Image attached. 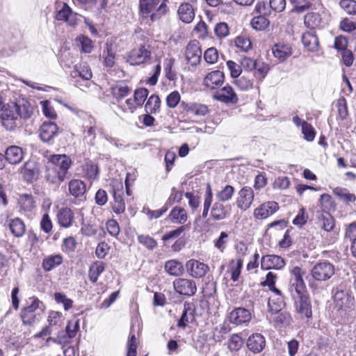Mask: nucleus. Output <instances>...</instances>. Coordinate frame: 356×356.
<instances>
[{"instance_id": "obj_38", "label": "nucleus", "mask_w": 356, "mask_h": 356, "mask_svg": "<svg viewBox=\"0 0 356 356\" xmlns=\"http://www.w3.org/2000/svg\"><path fill=\"white\" fill-rule=\"evenodd\" d=\"M63 258L60 254L51 255L44 258L42 261V267L45 271H50L61 264Z\"/></svg>"}, {"instance_id": "obj_4", "label": "nucleus", "mask_w": 356, "mask_h": 356, "mask_svg": "<svg viewBox=\"0 0 356 356\" xmlns=\"http://www.w3.org/2000/svg\"><path fill=\"white\" fill-rule=\"evenodd\" d=\"M16 109L15 102L8 103L1 107L0 119L2 125L7 130H13L17 127L18 117Z\"/></svg>"}, {"instance_id": "obj_36", "label": "nucleus", "mask_w": 356, "mask_h": 356, "mask_svg": "<svg viewBox=\"0 0 356 356\" xmlns=\"http://www.w3.org/2000/svg\"><path fill=\"white\" fill-rule=\"evenodd\" d=\"M130 91V88L124 82H120L112 88V95L118 100L127 97Z\"/></svg>"}, {"instance_id": "obj_53", "label": "nucleus", "mask_w": 356, "mask_h": 356, "mask_svg": "<svg viewBox=\"0 0 356 356\" xmlns=\"http://www.w3.org/2000/svg\"><path fill=\"white\" fill-rule=\"evenodd\" d=\"M58 222H72L73 220V213L70 208H61L58 214Z\"/></svg>"}, {"instance_id": "obj_20", "label": "nucleus", "mask_w": 356, "mask_h": 356, "mask_svg": "<svg viewBox=\"0 0 356 356\" xmlns=\"http://www.w3.org/2000/svg\"><path fill=\"white\" fill-rule=\"evenodd\" d=\"M291 273L293 276V279L291 280L289 286V291H295L307 289L305 282L302 279L304 272L301 268L296 266L291 270Z\"/></svg>"}, {"instance_id": "obj_37", "label": "nucleus", "mask_w": 356, "mask_h": 356, "mask_svg": "<svg viewBox=\"0 0 356 356\" xmlns=\"http://www.w3.org/2000/svg\"><path fill=\"white\" fill-rule=\"evenodd\" d=\"M186 111L188 113L197 116H204L209 112L208 107L206 105L197 103L187 104Z\"/></svg>"}, {"instance_id": "obj_1", "label": "nucleus", "mask_w": 356, "mask_h": 356, "mask_svg": "<svg viewBox=\"0 0 356 356\" xmlns=\"http://www.w3.org/2000/svg\"><path fill=\"white\" fill-rule=\"evenodd\" d=\"M49 161L54 165V168L47 170V179L52 184L63 181L72 165L71 159L66 154H54L50 157Z\"/></svg>"}, {"instance_id": "obj_59", "label": "nucleus", "mask_w": 356, "mask_h": 356, "mask_svg": "<svg viewBox=\"0 0 356 356\" xmlns=\"http://www.w3.org/2000/svg\"><path fill=\"white\" fill-rule=\"evenodd\" d=\"M40 104L42 105V113L47 118L50 119H55L56 118V113L48 100L42 101Z\"/></svg>"}, {"instance_id": "obj_27", "label": "nucleus", "mask_w": 356, "mask_h": 356, "mask_svg": "<svg viewBox=\"0 0 356 356\" xmlns=\"http://www.w3.org/2000/svg\"><path fill=\"white\" fill-rule=\"evenodd\" d=\"M302 42L309 51H315L318 47V39L314 31H309L303 33Z\"/></svg>"}, {"instance_id": "obj_29", "label": "nucleus", "mask_w": 356, "mask_h": 356, "mask_svg": "<svg viewBox=\"0 0 356 356\" xmlns=\"http://www.w3.org/2000/svg\"><path fill=\"white\" fill-rule=\"evenodd\" d=\"M273 53L275 58L280 60H284L291 55V47L286 44H276L273 46Z\"/></svg>"}, {"instance_id": "obj_14", "label": "nucleus", "mask_w": 356, "mask_h": 356, "mask_svg": "<svg viewBox=\"0 0 356 356\" xmlns=\"http://www.w3.org/2000/svg\"><path fill=\"white\" fill-rule=\"evenodd\" d=\"M229 318L231 323L239 325L249 322L252 316L248 309L238 307L230 312Z\"/></svg>"}, {"instance_id": "obj_2", "label": "nucleus", "mask_w": 356, "mask_h": 356, "mask_svg": "<svg viewBox=\"0 0 356 356\" xmlns=\"http://www.w3.org/2000/svg\"><path fill=\"white\" fill-rule=\"evenodd\" d=\"M168 0H139V14L143 19L156 22L169 12Z\"/></svg>"}, {"instance_id": "obj_48", "label": "nucleus", "mask_w": 356, "mask_h": 356, "mask_svg": "<svg viewBox=\"0 0 356 356\" xmlns=\"http://www.w3.org/2000/svg\"><path fill=\"white\" fill-rule=\"evenodd\" d=\"M149 90L145 88L136 89L134 94V102L138 106H142L147 98Z\"/></svg>"}, {"instance_id": "obj_16", "label": "nucleus", "mask_w": 356, "mask_h": 356, "mask_svg": "<svg viewBox=\"0 0 356 356\" xmlns=\"http://www.w3.org/2000/svg\"><path fill=\"white\" fill-rule=\"evenodd\" d=\"M284 266V259L277 255H266L262 257L261 259V268L264 270L281 269Z\"/></svg>"}, {"instance_id": "obj_5", "label": "nucleus", "mask_w": 356, "mask_h": 356, "mask_svg": "<svg viewBox=\"0 0 356 356\" xmlns=\"http://www.w3.org/2000/svg\"><path fill=\"white\" fill-rule=\"evenodd\" d=\"M311 273L316 280L326 281L334 274V267L328 261L319 262L314 266Z\"/></svg>"}, {"instance_id": "obj_31", "label": "nucleus", "mask_w": 356, "mask_h": 356, "mask_svg": "<svg viewBox=\"0 0 356 356\" xmlns=\"http://www.w3.org/2000/svg\"><path fill=\"white\" fill-rule=\"evenodd\" d=\"M193 314L194 309L193 308V305L190 303L185 302L184 305L183 313L178 322V326L185 327L187 323L193 321L194 318Z\"/></svg>"}, {"instance_id": "obj_42", "label": "nucleus", "mask_w": 356, "mask_h": 356, "mask_svg": "<svg viewBox=\"0 0 356 356\" xmlns=\"http://www.w3.org/2000/svg\"><path fill=\"white\" fill-rule=\"evenodd\" d=\"M113 198L115 200L114 211L118 213L123 212L125 209V202L122 198V191L113 190Z\"/></svg>"}, {"instance_id": "obj_28", "label": "nucleus", "mask_w": 356, "mask_h": 356, "mask_svg": "<svg viewBox=\"0 0 356 356\" xmlns=\"http://www.w3.org/2000/svg\"><path fill=\"white\" fill-rule=\"evenodd\" d=\"M88 124H87L83 125V129H84L83 131L85 134L84 139L87 140L88 143L92 145L94 143V140L96 138V136H95V135H96L95 132L97 130L96 122H95V119L91 116L88 117Z\"/></svg>"}, {"instance_id": "obj_51", "label": "nucleus", "mask_w": 356, "mask_h": 356, "mask_svg": "<svg viewBox=\"0 0 356 356\" xmlns=\"http://www.w3.org/2000/svg\"><path fill=\"white\" fill-rule=\"evenodd\" d=\"M170 218L172 220H177L179 222H185L187 220L186 211L180 207L174 208L170 214Z\"/></svg>"}, {"instance_id": "obj_45", "label": "nucleus", "mask_w": 356, "mask_h": 356, "mask_svg": "<svg viewBox=\"0 0 356 356\" xmlns=\"http://www.w3.org/2000/svg\"><path fill=\"white\" fill-rule=\"evenodd\" d=\"M264 15L254 17L251 20L252 27L257 31H262L267 28L269 25V20Z\"/></svg>"}, {"instance_id": "obj_25", "label": "nucleus", "mask_w": 356, "mask_h": 356, "mask_svg": "<svg viewBox=\"0 0 356 356\" xmlns=\"http://www.w3.org/2000/svg\"><path fill=\"white\" fill-rule=\"evenodd\" d=\"M116 48L111 42H106L104 49L103 50L102 57L103 63L106 67H112L115 64Z\"/></svg>"}, {"instance_id": "obj_17", "label": "nucleus", "mask_w": 356, "mask_h": 356, "mask_svg": "<svg viewBox=\"0 0 356 356\" xmlns=\"http://www.w3.org/2000/svg\"><path fill=\"white\" fill-rule=\"evenodd\" d=\"M334 300L341 309H350L354 305V298L347 291L337 289L334 295Z\"/></svg>"}, {"instance_id": "obj_8", "label": "nucleus", "mask_w": 356, "mask_h": 356, "mask_svg": "<svg viewBox=\"0 0 356 356\" xmlns=\"http://www.w3.org/2000/svg\"><path fill=\"white\" fill-rule=\"evenodd\" d=\"M58 134V127L51 122H44L40 128V138L44 143L51 144Z\"/></svg>"}, {"instance_id": "obj_55", "label": "nucleus", "mask_w": 356, "mask_h": 356, "mask_svg": "<svg viewBox=\"0 0 356 356\" xmlns=\"http://www.w3.org/2000/svg\"><path fill=\"white\" fill-rule=\"evenodd\" d=\"M339 4L347 14L356 15V1L341 0Z\"/></svg>"}, {"instance_id": "obj_12", "label": "nucleus", "mask_w": 356, "mask_h": 356, "mask_svg": "<svg viewBox=\"0 0 356 356\" xmlns=\"http://www.w3.org/2000/svg\"><path fill=\"white\" fill-rule=\"evenodd\" d=\"M278 207V204L275 202H265L254 209V216L257 220H264L276 212Z\"/></svg>"}, {"instance_id": "obj_6", "label": "nucleus", "mask_w": 356, "mask_h": 356, "mask_svg": "<svg viewBox=\"0 0 356 356\" xmlns=\"http://www.w3.org/2000/svg\"><path fill=\"white\" fill-rule=\"evenodd\" d=\"M173 287L177 293L185 296H192L197 291L195 282L189 279L178 278L173 282Z\"/></svg>"}, {"instance_id": "obj_7", "label": "nucleus", "mask_w": 356, "mask_h": 356, "mask_svg": "<svg viewBox=\"0 0 356 356\" xmlns=\"http://www.w3.org/2000/svg\"><path fill=\"white\" fill-rule=\"evenodd\" d=\"M293 6V12L302 13L307 10L312 9L321 11L324 8L318 0H289Z\"/></svg>"}, {"instance_id": "obj_10", "label": "nucleus", "mask_w": 356, "mask_h": 356, "mask_svg": "<svg viewBox=\"0 0 356 356\" xmlns=\"http://www.w3.org/2000/svg\"><path fill=\"white\" fill-rule=\"evenodd\" d=\"M236 204L238 207L246 211L249 209L254 200V194L252 188L249 186L243 187L238 193Z\"/></svg>"}, {"instance_id": "obj_40", "label": "nucleus", "mask_w": 356, "mask_h": 356, "mask_svg": "<svg viewBox=\"0 0 356 356\" xmlns=\"http://www.w3.org/2000/svg\"><path fill=\"white\" fill-rule=\"evenodd\" d=\"M18 202L20 208L24 211H31L35 207V201L31 195H21Z\"/></svg>"}, {"instance_id": "obj_39", "label": "nucleus", "mask_w": 356, "mask_h": 356, "mask_svg": "<svg viewBox=\"0 0 356 356\" xmlns=\"http://www.w3.org/2000/svg\"><path fill=\"white\" fill-rule=\"evenodd\" d=\"M165 269L170 275L174 276H179L181 275L184 271L181 263L175 260L167 261L165 265Z\"/></svg>"}, {"instance_id": "obj_24", "label": "nucleus", "mask_w": 356, "mask_h": 356, "mask_svg": "<svg viewBox=\"0 0 356 356\" xmlns=\"http://www.w3.org/2000/svg\"><path fill=\"white\" fill-rule=\"evenodd\" d=\"M16 105V112L17 117L23 119H29L33 114V107L31 104L25 99H22L15 102Z\"/></svg>"}, {"instance_id": "obj_61", "label": "nucleus", "mask_w": 356, "mask_h": 356, "mask_svg": "<svg viewBox=\"0 0 356 356\" xmlns=\"http://www.w3.org/2000/svg\"><path fill=\"white\" fill-rule=\"evenodd\" d=\"M257 63H258L254 59L247 56L241 58L240 61L241 68L243 67L245 71L248 72L254 70V69L257 67Z\"/></svg>"}, {"instance_id": "obj_56", "label": "nucleus", "mask_w": 356, "mask_h": 356, "mask_svg": "<svg viewBox=\"0 0 356 356\" xmlns=\"http://www.w3.org/2000/svg\"><path fill=\"white\" fill-rule=\"evenodd\" d=\"M204 58L209 64H214L218 59V51L215 47L207 49L204 54Z\"/></svg>"}, {"instance_id": "obj_18", "label": "nucleus", "mask_w": 356, "mask_h": 356, "mask_svg": "<svg viewBox=\"0 0 356 356\" xmlns=\"http://www.w3.org/2000/svg\"><path fill=\"white\" fill-rule=\"evenodd\" d=\"M68 189L70 195L81 201L86 200V185L80 179H72L68 184Z\"/></svg>"}, {"instance_id": "obj_54", "label": "nucleus", "mask_w": 356, "mask_h": 356, "mask_svg": "<svg viewBox=\"0 0 356 356\" xmlns=\"http://www.w3.org/2000/svg\"><path fill=\"white\" fill-rule=\"evenodd\" d=\"M302 134L304 136V139L308 142H312L314 140L316 136V131L313 126L308 123H303V127L302 128Z\"/></svg>"}, {"instance_id": "obj_62", "label": "nucleus", "mask_w": 356, "mask_h": 356, "mask_svg": "<svg viewBox=\"0 0 356 356\" xmlns=\"http://www.w3.org/2000/svg\"><path fill=\"white\" fill-rule=\"evenodd\" d=\"M138 240L140 243L143 244L149 250L154 249L157 245L156 241L153 238L147 235H139Z\"/></svg>"}, {"instance_id": "obj_13", "label": "nucleus", "mask_w": 356, "mask_h": 356, "mask_svg": "<svg viewBox=\"0 0 356 356\" xmlns=\"http://www.w3.org/2000/svg\"><path fill=\"white\" fill-rule=\"evenodd\" d=\"M213 98L226 104H236L238 102V97L234 92L233 88L229 86H226L222 89L216 91L213 95Z\"/></svg>"}, {"instance_id": "obj_64", "label": "nucleus", "mask_w": 356, "mask_h": 356, "mask_svg": "<svg viewBox=\"0 0 356 356\" xmlns=\"http://www.w3.org/2000/svg\"><path fill=\"white\" fill-rule=\"evenodd\" d=\"M79 328L78 320L70 321L66 326V332L69 338H74Z\"/></svg>"}, {"instance_id": "obj_26", "label": "nucleus", "mask_w": 356, "mask_h": 356, "mask_svg": "<svg viewBox=\"0 0 356 356\" xmlns=\"http://www.w3.org/2000/svg\"><path fill=\"white\" fill-rule=\"evenodd\" d=\"M180 19L186 24L191 23L195 17L194 9L188 3H181L177 10Z\"/></svg>"}, {"instance_id": "obj_57", "label": "nucleus", "mask_w": 356, "mask_h": 356, "mask_svg": "<svg viewBox=\"0 0 356 356\" xmlns=\"http://www.w3.org/2000/svg\"><path fill=\"white\" fill-rule=\"evenodd\" d=\"M339 28L344 32L350 33L356 30V21L345 17L341 21Z\"/></svg>"}, {"instance_id": "obj_58", "label": "nucleus", "mask_w": 356, "mask_h": 356, "mask_svg": "<svg viewBox=\"0 0 356 356\" xmlns=\"http://www.w3.org/2000/svg\"><path fill=\"white\" fill-rule=\"evenodd\" d=\"M214 33L218 38H225L229 34L228 25L225 22L217 23L214 28Z\"/></svg>"}, {"instance_id": "obj_44", "label": "nucleus", "mask_w": 356, "mask_h": 356, "mask_svg": "<svg viewBox=\"0 0 356 356\" xmlns=\"http://www.w3.org/2000/svg\"><path fill=\"white\" fill-rule=\"evenodd\" d=\"M270 70L269 65L265 63H258L257 67L254 69V76L259 81L261 82L266 76Z\"/></svg>"}, {"instance_id": "obj_34", "label": "nucleus", "mask_w": 356, "mask_h": 356, "mask_svg": "<svg viewBox=\"0 0 356 356\" xmlns=\"http://www.w3.org/2000/svg\"><path fill=\"white\" fill-rule=\"evenodd\" d=\"M105 270V264L102 261H96L93 263L89 269L88 276L90 280L92 283H95L99 276L104 272Z\"/></svg>"}, {"instance_id": "obj_22", "label": "nucleus", "mask_w": 356, "mask_h": 356, "mask_svg": "<svg viewBox=\"0 0 356 356\" xmlns=\"http://www.w3.org/2000/svg\"><path fill=\"white\" fill-rule=\"evenodd\" d=\"M224 74L220 70H215L207 74L204 79V85L210 89H214L223 83Z\"/></svg>"}, {"instance_id": "obj_9", "label": "nucleus", "mask_w": 356, "mask_h": 356, "mask_svg": "<svg viewBox=\"0 0 356 356\" xmlns=\"http://www.w3.org/2000/svg\"><path fill=\"white\" fill-rule=\"evenodd\" d=\"M186 58L192 66L200 64L202 57V51L197 40L190 42L186 48Z\"/></svg>"}, {"instance_id": "obj_47", "label": "nucleus", "mask_w": 356, "mask_h": 356, "mask_svg": "<svg viewBox=\"0 0 356 356\" xmlns=\"http://www.w3.org/2000/svg\"><path fill=\"white\" fill-rule=\"evenodd\" d=\"M234 193V188L230 185L225 186L216 194L217 199L220 202H227L232 199Z\"/></svg>"}, {"instance_id": "obj_35", "label": "nucleus", "mask_w": 356, "mask_h": 356, "mask_svg": "<svg viewBox=\"0 0 356 356\" xmlns=\"http://www.w3.org/2000/svg\"><path fill=\"white\" fill-rule=\"evenodd\" d=\"M284 305L283 296H270L268 298V311L272 314H277Z\"/></svg>"}, {"instance_id": "obj_33", "label": "nucleus", "mask_w": 356, "mask_h": 356, "mask_svg": "<svg viewBox=\"0 0 356 356\" xmlns=\"http://www.w3.org/2000/svg\"><path fill=\"white\" fill-rule=\"evenodd\" d=\"M22 173L26 181H32L38 174V168L35 162L32 161L26 162L22 169Z\"/></svg>"}, {"instance_id": "obj_49", "label": "nucleus", "mask_w": 356, "mask_h": 356, "mask_svg": "<svg viewBox=\"0 0 356 356\" xmlns=\"http://www.w3.org/2000/svg\"><path fill=\"white\" fill-rule=\"evenodd\" d=\"M212 200H213V194H212L211 186L209 183H207L206 193L204 195V210L202 212L203 217H206L207 216L209 209L212 203Z\"/></svg>"}, {"instance_id": "obj_63", "label": "nucleus", "mask_w": 356, "mask_h": 356, "mask_svg": "<svg viewBox=\"0 0 356 356\" xmlns=\"http://www.w3.org/2000/svg\"><path fill=\"white\" fill-rule=\"evenodd\" d=\"M55 300L58 303H62L63 305L64 309L65 310H68L72 307L73 301L67 298V296L61 293H56L54 295Z\"/></svg>"}, {"instance_id": "obj_50", "label": "nucleus", "mask_w": 356, "mask_h": 356, "mask_svg": "<svg viewBox=\"0 0 356 356\" xmlns=\"http://www.w3.org/2000/svg\"><path fill=\"white\" fill-rule=\"evenodd\" d=\"M235 85L241 90H248L253 86V81L250 78L243 75L234 81Z\"/></svg>"}, {"instance_id": "obj_30", "label": "nucleus", "mask_w": 356, "mask_h": 356, "mask_svg": "<svg viewBox=\"0 0 356 356\" xmlns=\"http://www.w3.org/2000/svg\"><path fill=\"white\" fill-rule=\"evenodd\" d=\"M92 76V72L90 67L86 65H76L74 70L71 72V77L74 79L81 78L83 81H89Z\"/></svg>"}, {"instance_id": "obj_60", "label": "nucleus", "mask_w": 356, "mask_h": 356, "mask_svg": "<svg viewBox=\"0 0 356 356\" xmlns=\"http://www.w3.org/2000/svg\"><path fill=\"white\" fill-rule=\"evenodd\" d=\"M181 99L179 92L175 90L170 92L166 97V104L169 108H175Z\"/></svg>"}, {"instance_id": "obj_41", "label": "nucleus", "mask_w": 356, "mask_h": 356, "mask_svg": "<svg viewBox=\"0 0 356 356\" xmlns=\"http://www.w3.org/2000/svg\"><path fill=\"white\" fill-rule=\"evenodd\" d=\"M161 101L158 95H152L145 104V109L147 113H154L159 111L160 108Z\"/></svg>"}, {"instance_id": "obj_19", "label": "nucleus", "mask_w": 356, "mask_h": 356, "mask_svg": "<svg viewBox=\"0 0 356 356\" xmlns=\"http://www.w3.org/2000/svg\"><path fill=\"white\" fill-rule=\"evenodd\" d=\"M265 346V337L260 333L251 334L247 340V347L253 353H261Z\"/></svg>"}, {"instance_id": "obj_43", "label": "nucleus", "mask_w": 356, "mask_h": 356, "mask_svg": "<svg viewBox=\"0 0 356 356\" xmlns=\"http://www.w3.org/2000/svg\"><path fill=\"white\" fill-rule=\"evenodd\" d=\"M321 19L317 13H308L304 17L305 24L311 29L318 26L321 24Z\"/></svg>"}, {"instance_id": "obj_11", "label": "nucleus", "mask_w": 356, "mask_h": 356, "mask_svg": "<svg viewBox=\"0 0 356 356\" xmlns=\"http://www.w3.org/2000/svg\"><path fill=\"white\" fill-rule=\"evenodd\" d=\"M186 268L188 274L195 278L203 277L209 270V267L207 264L195 259L188 261Z\"/></svg>"}, {"instance_id": "obj_21", "label": "nucleus", "mask_w": 356, "mask_h": 356, "mask_svg": "<svg viewBox=\"0 0 356 356\" xmlns=\"http://www.w3.org/2000/svg\"><path fill=\"white\" fill-rule=\"evenodd\" d=\"M31 300V305L25 307L22 312L21 316L25 324H31L34 322L35 318L34 313L39 308L40 304H41L40 301L36 298H33Z\"/></svg>"}, {"instance_id": "obj_52", "label": "nucleus", "mask_w": 356, "mask_h": 356, "mask_svg": "<svg viewBox=\"0 0 356 356\" xmlns=\"http://www.w3.org/2000/svg\"><path fill=\"white\" fill-rule=\"evenodd\" d=\"M243 344V339L238 334H234L228 341V348L232 351H236L242 347Z\"/></svg>"}, {"instance_id": "obj_3", "label": "nucleus", "mask_w": 356, "mask_h": 356, "mask_svg": "<svg viewBox=\"0 0 356 356\" xmlns=\"http://www.w3.org/2000/svg\"><path fill=\"white\" fill-rule=\"evenodd\" d=\"M294 302L296 312L301 318L309 319L312 316V303L307 289L290 292Z\"/></svg>"}, {"instance_id": "obj_32", "label": "nucleus", "mask_w": 356, "mask_h": 356, "mask_svg": "<svg viewBox=\"0 0 356 356\" xmlns=\"http://www.w3.org/2000/svg\"><path fill=\"white\" fill-rule=\"evenodd\" d=\"M333 193L343 203L349 204L356 200V196L350 193L346 188L337 187L333 190Z\"/></svg>"}, {"instance_id": "obj_23", "label": "nucleus", "mask_w": 356, "mask_h": 356, "mask_svg": "<svg viewBox=\"0 0 356 356\" xmlns=\"http://www.w3.org/2000/svg\"><path fill=\"white\" fill-rule=\"evenodd\" d=\"M6 160L12 165L19 163L24 158L23 149L18 146L13 145L5 152Z\"/></svg>"}, {"instance_id": "obj_15", "label": "nucleus", "mask_w": 356, "mask_h": 356, "mask_svg": "<svg viewBox=\"0 0 356 356\" xmlns=\"http://www.w3.org/2000/svg\"><path fill=\"white\" fill-rule=\"evenodd\" d=\"M151 53L144 46L131 51L128 62L131 65H138L145 63L150 58Z\"/></svg>"}, {"instance_id": "obj_46", "label": "nucleus", "mask_w": 356, "mask_h": 356, "mask_svg": "<svg viewBox=\"0 0 356 356\" xmlns=\"http://www.w3.org/2000/svg\"><path fill=\"white\" fill-rule=\"evenodd\" d=\"M227 211L224 206L220 202H216L211 209V215L213 220H220L226 218Z\"/></svg>"}]
</instances>
